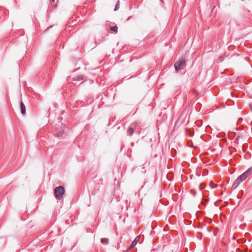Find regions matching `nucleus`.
Instances as JSON below:
<instances>
[{"label": "nucleus", "instance_id": "1", "mask_svg": "<svg viewBox=\"0 0 252 252\" xmlns=\"http://www.w3.org/2000/svg\"><path fill=\"white\" fill-rule=\"evenodd\" d=\"M64 192V188L63 186L56 187L54 189V195L57 199H61Z\"/></svg>", "mask_w": 252, "mask_h": 252}, {"label": "nucleus", "instance_id": "2", "mask_svg": "<svg viewBox=\"0 0 252 252\" xmlns=\"http://www.w3.org/2000/svg\"><path fill=\"white\" fill-rule=\"evenodd\" d=\"M186 65V61L183 59L176 63L174 64L175 68L176 71L181 70Z\"/></svg>", "mask_w": 252, "mask_h": 252}, {"label": "nucleus", "instance_id": "3", "mask_svg": "<svg viewBox=\"0 0 252 252\" xmlns=\"http://www.w3.org/2000/svg\"><path fill=\"white\" fill-rule=\"evenodd\" d=\"M252 172V168H250L248 170H247L244 173L241 174L239 176V178L242 180V181H244L247 179V178L250 175Z\"/></svg>", "mask_w": 252, "mask_h": 252}, {"label": "nucleus", "instance_id": "4", "mask_svg": "<svg viewBox=\"0 0 252 252\" xmlns=\"http://www.w3.org/2000/svg\"><path fill=\"white\" fill-rule=\"evenodd\" d=\"M242 182V180H241L239 177L236 179L234 181L232 186V189H234L237 188V187L239 185V184Z\"/></svg>", "mask_w": 252, "mask_h": 252}, {"label": "nucleus", "instance_id": "5", "mask_svg": "<svg viewBox=\"0 0 252 252\" xmlns=\"http://www.w3.org/2000/svg\"><path fill=\"white\" fill-rule=\"evenodd\" d=\"M56 133H55V135L57 137H60L62 135L63 133L64 132V129L62 127H57L56 129Z\"/></svg>", "mask_w": 252, "mask_h": 252}, {"label": "nucleus", "instance_id": "6", "mask_svg": "<svg viewBox=\"0 0 252 252\" xmlns=\"http://www.w3.org/2000/svg\"><path fill=\"white\" fill-rule=\"evenodd\" d=\"M20 109H21V112L22 114H23V115L25 114V112H26V108H25V106L22 102H21L20 103Z\"/></svg>", "mask_w": 252, "mask_h": 252}, {"label": "nucleus", "instance_id": "7", "mask_svg": "<svg viewBox=\"0 0 252 252\" xmlns=\"http://www.w3.org/2000/svg\"><path fill=\"white\" fill-rule=\"evenodd\" d=\"M134 130L133 127H130L127 130V132L129 135L131 136L133 133Z\"/></svg>", "mask_w": 252, "mask_h": 252}, {"label": "nucleus", "instance_id": "8", "mask_svg": "<svg viewBox=\"0 0 252 252\" xmlns=\"http://www.w3.org/2000/svg\"><path fill=\"white\" fill-rule=\"evenodd\" d=\"M108 241H109V240L107 238H102L101 239V242L103 244H108Z\"/></svg>", "mask_w": 252, "mask_h": 252}, {"label": "nucleus", "instance_id": "9", "mask_svg": "<svg viewBox=\"0 0 252 252\" xmlns=\"http://www.w3.org/2000/svg\"><path fill=\"white\" fill-rule=\"evenodd\" d=\"M110 30L116 33L118 31V27L116 26H112L110 28Z\"/></svg>", "mask_w": 252, "mask_h": 252}, {"label": "nucleus", "instance_id": "10", "mask_svg": "<svg viewBox=\"0 0 252 252\" xmlns=\"http://www.w3.org/2000/svg\"><path fill=\"white\" fill-rule=\"evenodd\" d=\"M137 244V243L136 242V241L133 240L130 245L131 248H133Z\"/></svg>", "mask_w": 252, "mask_h": 252}, {"label": "nucleus", "instance_id": "11", "mask_svg": "<svg viewBox=\"0 0 252 252\" xmlns=\"http://www.w3.org/2000/svg\"><path fill=\"white\" fill-rule=\"evenodd\" d=\"M59 119V121L58 126L60 127V126H62V125H63V124H62V123H61V121L62 120V118L60 117V118H59V119Z\"/></svg>", "mask_w": 252, "mask_h": 252}, {"label": "nucleus", "instance_id": "12", "mask_svg": "<svg viewBox=\"0 0 252 252\" xmlns=\"http://www.w3.org/2000/svg\"><path fill=\"white\" fill-rule=\"evenodd\" d=\"M119 1L118 2L117 4H116V5L115 7V9H114L115 11H116L119 9Z\"/></svg>", "mask_w": 252, "mask_h": 252}, {"label": "nucleus", "instance_id": "13", "mask_svg": "<svg viewBox=\"0 0 252 252\" xmlns=\"http://www.w3.org/2000/svg\"><path fill=\"white\" fill-rule=\"evenodd\" d=\"M139 237L138 236L136 237L135 239L134 240V241H136V242L137 243L139 241Z\"/></svg>", "mask_w": 252, "mask_h": 252}, {"label": "nucleus", "instance_id": "14", "mask_svg": "<svg viewBox=\"0 0 252 252\" xmlns=\"http://www.w3.org/2000/svg\"><path fill=\"white\" fill-rule=\"evenodd\" d=\"M132 248H131V246H130L127 249H126V252H129V251L132 249Z\"/></svg>", "mask_w": 252, "mask_h": 252}, {"label": "nucleus", "instance_id": "15", "mask_svg": "<svg viewBox=\"0 0 252 252\" xmlns=\"http://www.w3.org/2000/svg\"><path fill=\"white\" fill-rule=\"evenodd\" d=\"M83 79V77L82 76H78L77 77V80H82Z\"/></svg>", "mask_w": 252, "mask_h": 252}, {"label": "nucleus", "instance_id": "16", "mask_svg": "<svg viewBox=\"0 0 252 252\" xmlns=\"http://www.w3.org/2000/svg\"><path fill=\"white\" fill-rule=\"evenodd\" d=\"M217 186H218V185H214V186L213 187V188H217Z\"/></svg>", "mask_w": 252, "mask_h": 252}, {"label": "nucleus", "instance_id": "17", "mask_svg": "<svg viewBox=\"0 0 252 252\" xmlns=\"http://www.w3.org/2000/svg\"><path fill=\"white\" fill-rule=\"evenodd\" d=\"M51 1L53 2H55V0H51Z\"/></svg>", "mask_w": 252, "mask_h": 252}]
</instances>
